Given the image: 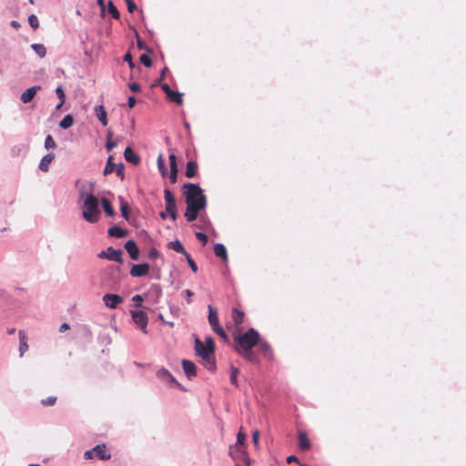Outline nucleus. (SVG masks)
Returning <instances> with one entry per match:
<instances>
[{
	"instance_id": "nucleus-10",
	"label": "nucleus",
	"mask_w": 466,
	"mask_h": 466,
	"mask_svg": "<svg viewBox=\"0 0 466 466\" xmlns=\"http://www.w3.org/2000/svg\"><path fill=\"white\" fill-rule=\"evenodd\" d=\"M157 377L165 383L171 386L180 387L175 377L165 368H160L157 373Z\"/></svg>"
},
{
	"instance_id": "nucleus-48",
	"label": "nucleus",
	"mask_w": 466,
	"mask_h": 466,
	"mask_svg": "<svg viewBox=\"0 0 466 466\" xmlns=\"http://www.w3.org/2000/svg\"><path fill=\"white\" fill-rule=\"evenodd\" d=\"M56 94L58 96V98L60 99V101H62V103H65V101H66V94H65V91H64L62 86H58L56 88Z\"/></svg>"
},
{
	"instance_id": "nucleus-18",
	"label": "nucleus",
	"mask_w": 466,
	"mask_h": 466,
	"mask_svg": "<svg viewBox=\"0 0 466 466\" xmlns=\"http://www.w3.org/2000/svg\"><path fill=\"white\" fill-rule=\"evenodd\" d=\"M198 163L194 160H190L187 162L185 176L188 178H192L197 175L198 172Z\"/></svg>"
},
{
	"instance_id": "nucleus-31",
	"label": "nucleus",
	"mask_w": 466,
	"mask_h": 466,
	"mask_svg": "<svg viewBox=\"0 0 466 466\" xmlns=\"http://www.w3.org/2000/svg\"><path fill=\"white\" fill-rule=\"evenodd\" d=\"M157 164L158 171L161 174V176L166 177L167 175V168L166 167V163H165L162 154H160L158 156Z\"/></svg>"
},
{
	"instance_id": "nucleus-64",
	"label": "nucleus",
	"mask_w": 466,
	"mask_h": 466,
	"mask_svg": "<svg viewBox=\"0 0 466 466\" xmlns=\"http://www.w3.org/2000/svg\"><path fill=\"white\" fill-rule=\"evenodd\" d=\"M287 461L289 463L292 462V461H298V458L295 456V455H290L287 458Z\"/></svg>"
},
{
	"instance_id": "nucleus-26",
	"label": "nucleus",
	"mask_w": 466,
	"mask_h": 466,
	"mask_svg": "<svg viewBox=\"0 0 466 466\" xmlns=\"http://www.w3.org/2000/svg\"><path fill=\"white\" fill-rule=\"evenodd\" d=\"M167 97L169 101L174 102L177 105H182L183 103V95L178 91L172 90L169 95H167Z\"/></svg>"
},
{
	"instance_id": "nucleus-17",
	"label": "nucleus",
	"mask_w": 466,
	"mask_h": 466,
	"mask_svg": "<svg viewBox=\"0 0 466 466\" xmlns=\"http://www.w3.org/2000/svg\"><path fill=\"white\" fill-rule=\"evenodd\" d=\"M214 253L223 262H228V252L224 244L217 243L214 245Z\"/></svg>"
},
{
	"instance_id": "nucleus-2",
	"label": "nucleus",
	"mask_w": 466,
	"mask_h": 466,
	"mask_svg": "<svg viewBox=\"0 0 466 466\" xmlns=\"http://www.w3.org/2000/svg\"><path fill=\"white\" fill-rule=\"evenodd\" d=\"M260 339L259 333L253 328H250L243 334L234 335V340L237 343L235 350L246 360L250 363H258V357L252 350Z\"/></svg>"
},
{
	"instance_id": "nucleus-6",
	"label": "nucleus",
	"mask_w": 466,
	"mask_h": 466,
	"mask_svg": "<svg viewBox=\"0 0 466 466\" xmlns=\"http://www.w3.org/2000/svg\"><path fill=\"white\" fill-rule=\"evenodd\" d=\"M183 189L185 200L187 199V197H190L191 201L195 204L200 201L199 199L201 197L206 198L203 189L198 184L186 183L183 185Z\"/></svg>"
},
{
	"instance_id": "nucleus-34",
	"label": "nucleus",
	"mask_w": 466,
	"mask_h": 466,
	"mask_svg": "<svg viewBox=\"0 0 466 466\" xmlns=\"http://www.w3.org/2000/svg\"><path fill=\"white\" fill-rule=\"evenodd\" d=\"M115 167H116V164L113 162V157L110 156L107 158L106 167L104 168V172H103L104 175L106 176V175L112 173L115 170Z\"/></svg>"
},
{
	"instance_id": "nucleus-7",
	"label": "nucleus",
	"mask_w": 466,
	"mask_h": 466,
	"mask_svg": "<svg viewBox=\"0 0 466 466\" xmlns=\"http://www.w3.org/2000/svg\"><path fill=\"white\" fill-rule=\"evenodd\" d=\"M122 255V249H115L113 247H108L106 250H102L97 253L96 256L100 259H108L113 262H123Z\"/></svg>"
},
{
	"instance_id": "nucleus-55",
	"label": "nucleus",
	"mask_w": 466,
	"mask_h": 466,
	"mask_svg": "<svg viewBox=\"0 0 466 466\" xmlns=\"http://www.w3.org/2000/svg\"><path fill=\"white\" fill-rule=\"evenodd\" d=\"M168 158H169V166H170V167H177L176 155L175 154H170Z\"/></svg>"
},
{
	"instance_id": "nucleus-11",
	"label": "nucleus",
	"mask_w": 466,
	"mask_h": 466,
	"mask_svg": "<svg viewBox=\"0 0 466 466\" xmlns=\"http://www.w3.org/2000/svg\"><path fill=\"white\" fill-rule=\"evenodd\" d=\"M102 300L107 308L116 309L123 302V298L116 294L107 293L103 296Z\"/></svg>"
},
{
	"instance_id": "nucleus-53",
	"label": "nucleus",
	"mask_w": 466,
	"mask_h": 466,
	"mask_svg": "<svg viewBox=\"0 0 466 466\" xmlns=\"http://www.w3.org/2000/svg\"><path fill=\"white\" fill-rule=\"evenodd\" d=\"M258 439H259V431L258 430H255L252 432V441L254 443V446L258 449Z\"/></svg>"
},
{
	"instance_id": "nucleus-40",
	"label": "nucleus",
	"mask_w": 466,
	"mask_h": 466,
	"mask_svg": "<svg viewBox=\"0 0 466 466\" xmlns=\"http://www.w3.org/2000/svg\"><path fill=\"white\" fill-rule=\"evenodd\" d=\"M56 147V143L54 140L53 137L51 135H47L45 139V148L46 149H54Z\"/></svg>"
},
{
	"instance_id": "nucleus-5",
	"label": "nucleus",
	"mask_w": 466,
	"mask_h": 466,
	"mask_svg": "<svg viewBox=\"0 0 466 466\" xmlns=\"http://www.w3.org/2000/svg\"><path fill=\"white\" fill-rule=\"evenodd\" d=\"M123 276L122 269L119 265H111L106 269L104 282L109 288H114Z\"/></svg>"
},
{
	"instance_id": "nucleus-33",
	"label": "nucleus",
	"mask_w": 466,
	"mask_h": 466,
	"mask_svg": "<svg viewBox=\"0 0 466 466\" xmlns=\"http://www.w3.org/2000/svg\"><path fill=\"white\" fill-rule=\"evenodd\" d=\"M232 319L235 325H240L244 320V313L238 309H233L232 310Z\"/></svg>"
},
{
	"instance_id": "nucleus-47",
	"label": "nucleus",
	"mask_w": 466,
	"mask_h": 466,
	"mask_svg": "<svg viewBox=\"0 0 466 466\" xmlns=\"http://www.w3.org/2000/svg\"><path fill=\"white\" fill-rule=\"evenodd\" d=\"M124 61L127 62L128 64V66L133 69L136 65L135 63L133 62V59H132V55L130 52H127L125 55H124V57H123Z\"/></svg>"
},
{
	"instance_id": "nucleus-39",
	"label": "nucleus",
	"mask_w": 466,
	"mask_h": 466,
	"mask_svg": "<svg viewBox=\"0 0 466 466\" xmlns=\"http://www.w3.org/2000/svg\"><path fill=\"white\" fill-rule=\"evenodd\" d=\"M238 373H239L238 369L236 368V367L231 366L229 380H230L231 384H233L235 386H238V379H237V377H238Z\"/></svg>"
},
{
	"instance_id": "nucleus-58",
	"label": "nucleus",
	"mask_w": 466,
	"mask_h": 466,
	"mask_svg": "<svg viewBox=\"0 0 466 466\" xmlns=\"http://www.w3.org/2000/svg\"><path fill=\"white\" fill-rule=\"evenodd\" d=\"M128 88L132 91V92H138L140 90V85L137 82H133V83H130L128 85Z\"/></svg>"
},
{
	"instance_id": "nucleus-1",
	"label": "nucleus",
	"mask_w": 466,
	"mask_h": 466,
	"mask_svg": "<svg viewBox=\"0 0 466 466\" xmlns=\"http://www.w3.org/2000/svg\"><path fill=\"white\" fill-rule=\"evenodd\" d=\"M78 188V205L82 209V217L88 223H96L100 218L98 198L94 195V183L76 181Z\"/></svg>"
},
{
	"instance_id": "nucleus-50",
	"label": "nucleus",
	"mask_w": 466,
	"mask_h": 466,
	"mask_svg": "<svg viewBox=\"0 0 466 466\" xmlns=\"http://www.w3.org/2000/svg\"><path fill=\"white\" fill-rule=\"evenodd\" d=\"M216 334H218L221 339H227L228 336L222 327L219 325L217 328L212 329Z\"/></svg>"
},
{
	"instance_id": "nucleus-21",
	"label": "nucleus",
	"mask_w": 466,
	"mask_h": 466,
	"mask_svg": "<svg viewBox=\"0 0 466 466\" xmlns=\"http://www.w3.org/2000/svg\"><path fill=\"white\" fill-rule=\"evenodd\" d=\"M94 111L100 123L104 127L107 126L106 112L104 106L102 105L96 106Z\"/></svg>"
},
{
	"instance_id": "nucleus-19",
	"label": "nucleus",
	"mask_w": 466,
	"mask_h": 466,
	"mask_svg": "<svg viewBox=\"0 0 466 466\" xmlns=\"http://www.w3.org/2000/svg\"><path fill=\"white\" fill-rule=\"evenodd\" d=\"M55 158V155L53 153H48L45 155L39 163V169L43 172H46L49 169V164L52 162V160Z\"/></svg>"
},
{
	"instance_id": "nucleus-52",
	"label": "nucleus",
	"mask_w": 466,
	"mask_h": 466,
	"mask_svg": "<svg viewBox=\"0 0 466 466\" xmlns=\"http://www.w3.org/2000/svg\"><path fill=\"white\" fill-rule=\"evenodd\" d=\"M124 168H125L124 164L123 163H119L118 165H116L114 171H116V175L118 177L123 178L124 177Z\"/></svg>"
},
{
	"instance_id": "nucleus-3",
	"label": "nucleus",
	"mask_w": 466,
	"mask_h": 466,
	"mask_svg": "<svg viewBox=\"0 0 466 466\" xmlns=\"http://www.w3.org/2000/svg\"><path fill=\"white\" fill-rule=\"evenodd\" d=\"M194 349L196 354L202 359L205 368L214 370L216 369V362L213 358L214 352H209L208 347L198 338L195 339Z\"/></svg>"
},
{
	"instance_id": "nucleus-27",
	"label": "nucleus",
	"mask_w": 466,
	"mask_h": 466,
	"mask_svg": "<svg viewBox=\"0 0 466 466\" xmlns=\"http://www.w3.org/2000/svg\"><path fill=\"white\" fill-rule=\"evenodd\" d=\"M73 124H74L73 116L70 114H67L62 118V120H60L59 127L62 129H68L69 127H71L73 126Z\"/></svg>"
},
{
	"instance_id": "nucleus-29",
	"label": "nucleus",
	"mask_w": 466,
	"mask_h": 466,
	"mask_svg": "<svg viewBox=\"0 0 466 466\" xmlns=\"http://www.w3.org/2000/svg\"><path fill=\"white\" fill-rule=\"evenodd\" d=\"M167 247H168V248H170L177 253L185 252V248H184L182 243L178 239H175L173 241L168 242Z\"/></svg>"
},
{
	"instance_id": "nucleus-22",
	"label": "nucleus",
	"mask_w": 466,
	"mask_h": 466,
	"mask_svg": "<svg viewBox=\"0 0 466 466\" xmlns=\"http://www.w3.org/2000/svg\"><path fill=\"white\" fill-rule=\"evenodd\" d=\"M101 206L106 216L113 218L116 214L111 201L106 198H101Z\"/></svg>"
},
{
	"instance_id": "nucleus-28",
	"label": "nucleus",
	"mask_w": 466,
	"mask_h": 466,
	"mask_svg": "<svg viewBox=\"0 0 466 466\" xmlns=\"http://www.w3.org/2000/svg\"><path fill=\"white\" fill-rule=\"evenodd\" d=\"M166 212L168 214L170 218L175 221L177 218V202L166 204Z\"/></svg>"
},
{
	"instance_id": "nucleus-36",
	"label": "nucleus",
	"mask_w": 466,
	"mask_h": 466,
	"mask_svg": "<svg viewBox=\"0 0 466 466\" xmlns=\"http://www.w3.org/2000/svg\"><path fill=\"white\" fill-rule=\"evenodd\" d=\"M136 38H137V48L140 49V50H146L147 51L148 53H152V49L149 48L147 44L145 43V41L143 39H141V37L139 36L138 33L136 32Z\"/></svg>"
},
{
	"instance_id": "nucleus-37",
	"label": "nucleus",
	"mask_w": 466,
	"mask_h": 466,
	"mask_svg": "<svg viewBox=\"0 0 466 466\" xmlns=\"http://www.w3.org/2000/svg\"><path fill=\"white\" fill-rule=\"evenodd\" d=\"M257 345H258L259 350L261 351V353L264 356L269 355V353H270V347H269V345L266 341H261L259 339Z\"/></svg>"
},
{
	"instance_id": "nucleus-15",
	"label": "nucleus",
	"mask_w": 466,
	"mask_h": 466,
	"mask_svg": "<svg viewBox=\"0 0 466 466\" xmlns=\"http://www.w3.org/2000/svg\"><path fill=\"white\" fill-rule=\"evenodd\" d=\"M125 248L129 254L131 259L137 260L138 258L139 249L137 243L133 239H129L126 242Z\"/></svg>"
},
{
	"instance_id": "nucleus-51",
	"label": "nucleus",
	"mask_w": 466,
	"mask_h": 466,
	"mask_svg": "<svg viewBox=\"0 0 466 466\" xmlns=\"http://www.w3.org/2000/svg\"><path fill=\"white\" fill-rule=\"evenodd\" d=\"M56 397L50 396L45 400H42L41 403L45 406H52L56 403Z\"/></svg>"
},
{
	"instance_id": "nucleus-9",
	"label": "nucleus",
	"mask_w": 466,
	"mask_h": 466,
	"mask_svg": "<svg viewBox=\"0 0 466 466\" xmlns=\"http://www.w3.org/2000/svg\"><path fill=\"white\" fill-rule=\"evenodd\" d=\"M131 316L134 322L140 328V329L147 333V325L148 322L147 315L142 310H132Z\"/></svg>"
},
{
	"instance_id": "nucleus-23",
	"label": "nucleus",
	"mask_w": 466,
	"mask_h": 466,
	"mask_svg": "<svg viewBox=\"0 0 466 466\" xmlns=\"http://www.w3.org/2000/svg\"><path fill=\"white\" fill-rule=\"evenodd\" d=\"M107 234L110 237L120 238H124L125 236H127V230H126L118 226H113L108 228Z\"/></svg>"
},
{
	"instance_id": "nucleus-44",
	"label": "nucleus",
	"mask_w": 466,
	"mask_h": 466,
	"mask_svg": "<svg viewBox=\"0 0 466 466\" xmlns=\"http://www.w3.org/2000/svg\"><path fill=\"white\" fill-rule=\"evenodd\" d=\"M28 23L33 29H36L39 26L38 18L35 15L32 14L28 16Z\"/></svg>"
},
{
	"instance_id": "nucleus-49",
	"label": "nucleus",
	"mask_w": 466,
	"mask_h": 466,
	"mask_svg": "<svg viewBox=\"0 0 466 466\" xmlns=\"http://www.w3.org/2000/svg\"><path fill=\"white\" fill-rule=\"evenodd\" d=\"M158 256H159V252L155 248H150L147 253V258L151 259V260H155V259L158 258Z\"/></svg>"
},
{
	"instance_id": "nucleus-54",
	"label": "nucleus",
	"mask_w": 466,
	"mask_h": 466,
	"mask_svg": "<svg viewBox=\"0 0 466 466\" xmlns=\"http://www.w3.org/2000/svg\"><path fill=\"white\" fill-rule=\"evenodd\" d=\"M127 6V11L133 13L137 9V5L133 0H125Z\"/></svg>"
},
{
	"instance_id": "nucleus-59",
	"label": "nucleus",
	"mask_w": 466,
	"mask_h": 466,
	"mask_svg": "<svg viewBox=\"0 0 466 466\" xmlns=\"http://www.w3.org/2000/svg\"><path fill=\"white\" fill-rule=\"evenodd\" d=\"M161 89L165 92L166 96L169 95L172 91L171 87L167 84H160Z\"/></svg>"
},
{
	"instance_id": "nucleus-60",
	"label": "nucleus",
	"mask_w": 466,
	"mask_h": 466,
	"mask_svg": "<svg viewBox=\"0 0 466 466\" xmlns=\"http://www.w3.org/2000/svg\"><path fill=\"white\" fill-rule=\"evenodd\" d=\"M136 104V98L133 96H130L127 99V106L129 108H132Z\"/></svg>"
},
{
	"instance_id": "nucleus-38",
	"label": "nucleus",
	"mask_w": 466,
	"mask_h": 466,
	"mask_svg": "<svg viewBox=\"0 0 466 466\" xmlns=\"http://www.w3.org/2000/svg\"><path fill=\"white\" fill-rule=\"evenodd\" d=\"M107 12L115 18V19H118L120 15H119V12L117 10V8L116 7V5L113 4L112 1H109L108 2V5H107Z\"/></svg>"
},
{
	"instance_id": "nucleus-46",
	"label": "nucleus",
	"mask_w": 466,
	"mask_h": 466,
	"mask_svg": "<svg viewBox=\"0 0 466 466\" xmlns=\"http://www.w3.org/2000/svg\"><path fill=\"white\" fill-rule=\"evenodd\" d=\"M177 172H178L177 167H170L169 179H170L171 184H175L177 182Z\"/></svg>"
},
{
	"instance_id": "nucleus-20",
	"label": "nucleus",
	"mask_w": 466,
	"mask_h": 466,
	"mask_svg": "<svg viewBox=\"0 0 466 466\" xmlns=\"http://www.w3.org/2000/svg\"><path fill=\"white\" fill-rule=\"evenodd\" d=\"M208 322L212 329L219 326L218 312L211 305H208Z\"/></svg>"
},
{
	"instance_id": "nucleus-8",
	"label": "nucleus",
	"mask_w": 466,
	"mask_h": 466,
	"mask_svg": "<svg viewBox=\"0 0 466 466\" xmlns=\"http://www.w3.org/2000/svg\"><path fill=\"white\" fill-rule=\"evenodd\" d=\"M110 457L111 455L106 453L105 445H96L85 452V458L86 459L97 458L99 460H108Z\"/></svg>"
},
{
	"instance_id": "nucleus-57",
	"label": "nucleus",
	"mask_w": 466,
	"mask_h": 466,
	"mask_svg": "<svg viewBox=\"0 0 466 466\" xmlns=\"http://www.w3.org/2000/svg\"><path fill=\"white\" fill-rule=\"evenodd\" d=\"M168 71V67L167 66H165L162 70H161V73H160V76L156 80V83L157 84H160L161 81L165 78V76L167 74V72Z\"/></svg>"
},
{
	"instance_id": "nucleus-56",
	"label": "nucleus",
	"mask_w": 466,
	"mask_h": 466,
	"mask_svg": "<svg viewBox=\"0 0 466 466\" xmlns=\"http://www.w3.org/2000/svg\"><path fill=\"white\" fill-rule=\"evenodd\" d=\"M196 238L203 242L204 244L207 243L208 241V236L205 234V233H202V232H197L196 233Z\"/></svg>"
},
{
	"instance_id": "nucleus-62",
	"label": "nucleus",
	"mask_w": 466,
	"mask_h": 466,
	"mask_svg": "<svg viewBox=\"0 0 466 466\" xmlns=\"http://www.w3.org/2000/svg\"><path fill=\"white\" fill-rule=\"evenodd\" d=\"M69 329V325L67 323H63L61 324L60 328H59V331L60 332H65L66 330H67Z\"/></svg>"
},
{
	"instance_id": "nucleus-12",
	"label": "nucleus",
	"mask_w": 466,
	"mask_h": 466,
	"mask_svg": "<svg viewBox=\"0 0 466 466\" xmlns=\"http://www.w3.org/2000/svg\"><path fill=\"white\" fill-rule=\"evenodd\" d=\"M41 86H33L27 89H25L22 94H21V101L25 104H27L29 102H31L35 96L36 95L37 91L40 90Z\"/></svg>"
},
{
	"instance_id": "nucleus-14",
	"label": "nucleus",
	"mask_w": 466,
	"mask_h": 466,
	"mask_svg": "<svg viewBox=\"0 0 466 466\" xmlns=\"http://www.w3.org/2000/svg\"><path fill=\"white\" fill-rule=\"evenodd\" d=\"M149 271V264H134L130 274L132 277H143L147 275Z\"/></svg>"
},
{
	"instance_id": "nucleus-25",
	"label": "nucleus",
	"mask_w": 466,
	"mask_h": 466,
	"mask_svg": "<svg viewBox=\"0 0 466 466\" xmlns=\"http://www.w3.org/2000/svg\"><path fill=\"white\" fill-rule=\"evenodd\" d=\"M245 439H246L245 433H243L242 431H239L237 435V442L233 446H230V448H229L230 455H232L233 449L236 451H239L241 449V447L244 445Z\"/></svg>"
},
{
	"instance_id": "nucleus-30",
	"label": "nucleus",
	"mask_w": 466,
	"mask_h": 466,
	"mask_svg": "<svg viewBox=\"0 0 466 466\" xmlns=\"http://www.w3.org/2000/svg\"><path fill=\"white\" fill-rule=\"evenodd\" d=\"M31 48L35 52V54L40 57L43 58L46 55V48L42 44H32Z\"/></svg>"
},
{
	"instance_id": "nucleus-24",
	"label": "nucleus",
	"mask_w": 466,
	"mask_h": 466,
	"mask_svg": "<svg viewBox=\"0 0 466 466\" xmlns=\"http://www.w3.org/2000/svg\"><path fill=\"white\" fill-rule=\"evenodd\" d=\"M299 447L302 451H307L310 448V442L308 439L307 433L300 431L299 433Z\"/></svg>"
},
{
	"instance_id": "nucleus-45",
	"label": "nucleus",
	"mask_w": 466,
	"mask_h": 466,
	"mask_svg": "<svg viewBox=\"0 0 466 466\" xmlns=\"http://www.w3.org/2000/svg\"><path fill=\"white\" fill-rule=\"evenodd\" d=\"M205 346L208 347V350L209 352L215 351V343L213 339L210 336L206 337L205 339Z\"/></svg>"
},
{
	"instance_id": "nucleus-13",
	"label": "nucleus",
	"mask_w": 466,
	"mask_h": 466,
	"mask_svg": "<svg viewBox=\"0 0 466 466\" xmlns=\"http://www.w3.org/2000/svg\"><path fill=\"white\" fill-rule=\"evenodd\" d=\"M182 368L188 380H191L192 378L196 377L197 367L194 362H192L191 360H183Z\"/></svg>"
},
{
	"instance_id": "nucleus-35",
	"label": "nucleus",
	"mask_w": 466,
	"mask_h": 466,
	"mask_svg": "<svg viewBox=\"0 0 466 466\" xmlns=\"http://www.w3.org/2000/svg\"><path fill=\"white\" fill-rule=\"evenodd\" d=\"M119 200L121 202V206H120L121 215L124 218V219L128 220L129 219L128 205L124 201L122 197H119Z\"/></svg>"
},
{
	"instance_id": "nucleus-41",
	"label": "nucleus",
	"mask_w": 466,
	"mask_h": 466,
	"mask_svg": "<svg viewBox=\"0 0 466 466\" xmlns=\"http://www.w3.org/2000/svg\"><path fill=\"white\" fill-rule=\"evenodd\" d=\"M164 198H165L166 204H170V203L176 202V198H175L173 193L167 188H166L164 190Z\"/></svg>"
},
{
	"instance_id": "nucleus-42",
	"label": "nucleus",
	"mask_w": 466,
	"mask_h": 466,
	"mask_svg": "<svg viewBox=\"0 0 466 466\" xmlns=\"http://www.w3.org/2000/svg\"><path fill=\"white\" fill-rule=\"evenodd\" d=\"M112 133H107V139L106 143V148L107 151H111L114 147H116L117 143L116 141L111 140Z\"/></svg>"
},
{
	"instance_id": "nucleus-16",
	"label": "nucleus",
	"mask_w": 466,
	"mask_h": 466,
	"mask_svg": "<svg viewBox=\"0 0 466 466\" xmlns=\"http://www.w3.org/2000/svg\"><path fill=\"white\" fill-rule=\"evenodd\" d=\"M124 157L127 162L133 165H137L140 163V157L130 147H127L125 149Z\"/></svg>"
},
{
	"instance_id": "nucleus-61",
	"label": "nucleus",
	"mask_w": 466,
	"mask_h": 466,
	"mask_svg": "<svg viewBox=\"0 0 466 466\" xmlns=\"http://www.w3.org/2000/svg\"><path fill=\"white\" fill-rule=\"evenodd\" d=\"M181 254H183L185 256L187 262H195L194 259L192 258V257L186 250H185V252H182Z\"/></svg>"
},
{
	"instance_id": "nucleus-4",
	"label": "nucleus",
	"mask_w": 466,
	"mask_h": 466,
	"mask_svg": "<svg viewBox=\"0 0 466 466\" xmlns=\"http://www.w3.org/2000/svg\"><path fill=\"white\" fill-rule=\"evenodd\" d=\"M199 200L200 201L198 203L195 204L191 201L190 197H187V208L184 214L187 221H195L198 217L199 212L207 208V198L201 197Z\"/></svg>"
},
{
	"instance_id": "nucleus-32",
	"label": "nucleus",
	"mask_w": 466,
	"mask_h": 466,
	"mask_svg": "<svg viewBox=\"0 0 466 466\" xmlns=\"http://www.w3.org/2000/svg\"><path fill=\"white\" fill-rule=\"evenodd\" d=\"M19 339H20L19 352H20V356L22 357L24 355V353L28 350V345L25 341V336L22 330L19 331Z\"/></svg>"
},
{
	"instance_id": "nucleus-63",
	"label": "nucleus",
	"mask_w": 466,
	"mask_h": 466,
	"mask_svg": "<svg viewBox=\"0 0 466 466\" xmlns=\"http://www.w3.org/2000/svg\"><path fill=\"white\" fill-rule=\"evenodd\" d=\"M10 25L15 29H18L20 27V23L16 20H12L10 22Z\"/></svg>"
},
{
	"instance_id": "nucleus-43",
	"label": "nucleus",
	"mask_w": 466,
	"mask_h": 466,
	"mask_svg": "<svg viewBox=\"0 0 466 466\" xmlns=\"http://www.w3.org/2000/svg\"><path fill=\"white\" fill-rule=\"evenodd\" d=\"M139 60L146 67H150L152 66V60L147 54H142Z\"/></svg>"
}]
</instances>
